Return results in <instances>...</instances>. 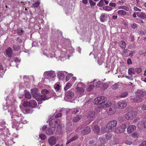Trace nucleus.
Listing matches in <instances>:
<instances>
[{
	"label": "nucleus",
	"mask_w": 146,
	"mask_h": 146,
	"mask_svg": "<svg viewBox=\"0 0 146 146\" xmlns=\"http://www.w3.org/2000/svg\"><path fill=\"white\" fill-rule=\"evenodd\" d=\"M11 120L12 121V127L13 128L17 129L21 124L22 116L18 113L11 111Z\"/></svg>",
	"instance_id": "1"
},
{
	"label": "nucleus",
	"mask_w": 146,
	"mask_h": 146,
	"mask_svg": "<svg viewBox=\"0 0 146 146\" xmlns=\"http://www.w3.org/2000/svg\"><path fill=\"white\" fill-rule=\"evenodd\" d=\"M31 94L38 101L39 104L42 103V101L45 100L48 98L46 96L40 95L37 89L36 88L31 90Z\"/></svg>",
	"instance_id": "2"
},
{
	"label": "nucleus",
	"mask_w": 146,
	"mask_h": 146,
	"mask_svg": "<svg viewBox=\"0 0 146 146\" xmlns=\"http://www.w3.org/2000/svg\"><path fill=\"white\" fill-rule=\"evenodd\" d=\"M117 125V122L115 120L110 122L107 125L105 131L106 132H111L116 128Z\"/></svg>",
	"instance_id": "3"
},
{
	"label": "nucleus",
	"mask_w": 146,
	"mask_h": 146,
	"mask_svg": "<svg viewBox=\"0 0 146 146\" xmlns=\"http://www.w3.org/2000/svg\"><path fill=\"white\" fill-rule=\"evenodd\" d=\"M44 75L45 77H48L49 82L54 80L55 77H56V74L54 72L52 71L45 72L44 73Z\"/></svg>",
	"instance_id": "4"
},
{
	"label": "nucleus",
	"mask_w": 146,
	"mask_h": 146,
	"mask_svg": "<svg viewBox=\"0 0 146 146\" xmlns=\"http://www.w3.org/2000/svg\"><path fill=\"white\" fill-rule=\"evenodd\" d=\"M106 98L103 96H101L96 98L94 100V103L98 105V107L99 108V106L103 104L104 100H105Z\"/></svg>",
	"instance_id": "5"
},
{
	"label": "nucleus",
	"mask_w": 146,
	"mask_h": 146,
	"mask_svg": "<svg viewBox=\"0 0 146 146\" xmlns=\"http://www.w3.org/2000/svg\"><path fill=\"white\" fill-rule=\"evenodd\" d=\"M144 92L141 90H138L136 94V97L134 98V101L135 102H139L142 101L141 97L143 96Z\"/></svg>",
	"instance_id": "6"
},
{
	"label": "nucleus",
	"mask_w": 146,
	"mask_h": 146,
	"mask_svg": "<svg viewBox=\"0 0 146 146\" xmlns=\"http://www.w3.org/2000/svg\"><path fill=\"white\" fill-rule=\"evenodd\" d=\"M136 114V112L134 111H131L127 113L125 115V117L128 120H131L135 117Z\"/></svg>",
	"instance_id": "7"
},
{
	"label": "nucleus",
	"mask_w": 146,
	"mask_h": 146,
	"mask_svg": "<svg viewBox=\"0 0 146 146\" xmlns=\"http://www.w3.org/2000/svg\"><path fill=\"white\" fill-rule=\"evenodd\" d=\"M78 88H77V91L79 94L80 95V96H81V94H83L84 92V85L83 83H79L77 85Z\"/></svg>",
	"instance_id": "8"
},
{
	"label": "nucleus",
	"mask_w": 146,
	"mask_h": 146,
	"mask_svg": "<svg viewBox=\"0 0 146 146\" xmlns=\"http://www.w3.org/2000/svg\"><path fill=\"white\" fill-rule=\"evenodd\" d=\"M127 105V102L124 101H120L115 104V107L116 108L122 109L125 108Z\"/></svg>",
	"instance_id": "9"
},
{
	"label": "nucleus",
	"mask_w": 146,
	"mask_h": 146,
	"mask_svg": "<svg viewBox=\"0 0 146 146\" xmlns=\"http://www.w3.org/2000/svg\"><path fill=\"white\" fill-rule=\"evenodd\" d=\"M56 138L54 136L49 137L48 139V142L51 146H52L56 144Z\"/></svg>",
	"instance_id": "10"
},
{
	"label": "nucleus",
	"mask_w": 146,
	"mask_h": 146,
	"mask_svg": "<svg viewBox=\"0 0 146 146\" xmlns=\"http://www.w3.org/2000/svg\"><path fill=\"white\" fill-rule=\"evenodd\" d=\"M41 93L42 95H41V96H45L48 97V99H46V100H48L49 98H51V95L50 91H48L47 90L44 89L42 90Z\"/></svg>",
	"instance_id": "11"
},
{
	"label": "nucleus",
	"mask_w": 146,
	"mask_h": 146,
	"mask_svg": "<svg viewBox=\"0 0 146 146\" xmlns=\"http://www.w3.org/2000/svg\"><path fill=\"white\" fill-rule=\"evenodd\" d=\"M91 131V129L89 126H87L86 127L82 129L81 131V134L82 135H84L88 134Z\"/></svg>",
	"instance_id": "12"
},
{
	"label": "nucleus",
	"mask_w": 146,
	"mask_h": 146,
	"mask_svg": "<svg viewBox=\"0 0 146 146\" xmlns=\"http://www.w3.org/2000/svg\"><path fill=\"white\" fill-rule=\"evenodd\" d=\"M109 15L103 13L101 14L100 17V21L101 22H104L109 18Z\"/></svg>",
	"instance_id": "13"
},
{
	"label": "nucleus",
	"mask_w": 146,
	"mask_h": 146,
	"mask_svg": "<svg viewBox=\"0 0 146 146\" xmlns=\"http://www.w3.org/2000/svg\"><path fill=\"white\" fill-rule=\"evenodd\" d=\"M27 105L32 108H34L36 106L37 103L35 100H32L29 102H27Z\"/></svg>",
	"instance_id": "14"
},
{
	"label": "nucleus",
	"mask_w": 146,
	"mask_h": 146,
	"mask_svg": "<svg viewBox=\"0 0 146 146\" xmlns=\"http://www.w3.org/2000/svg\"><path fill=\"white\" fill-rule=\"evenodd\" d=\"M111 105V103L110 101H105L104 100L103 103L101 106H99V108H104L110 106Z\"/></svg>",
	"instance_id": "15"
},
{
	"label": "nucleus",
	"mask_w": 146,
	"mask_h": 146,
	"mask_svg": "<svg viewBox=\"0 0 146 146\" xmlns=\"http://www.w3.org/2000/svg\"><path fill=\"white\" fill-rule=\"evenodd\" d=\"M74 97V93L72 91H69L67 92L66 95V98L68 99H71Z\"/></svg>",
	"instance_id": "16"
},
{
	"label": "nucleus",
	"mask_w": 146,
	"mask_h": 146,
	"mask_svg": "<svg viewBox=\"0 0 146 146\" xmlns=\"http://www.w3.org/2000/svg\"><path fill=\"white\" fill-rule=\"evenodd\" d=\"M94 132L97 134H98L100 131V128L98 125H96L94 126L92 129Z\"/></svg>",
	"instance_id": "17"
},
{
	"label": "nucleus",
	"mask_w": 146,
	"mask_h": 146,
	"mask_svg": "<svg viewBox=\"0 0 146 146\" xmlns=\"http://www.w3.org/2000/svg\"><path fill=\"white\" fill-rule=\"evenodd\" d=\"M66 74V72H60L58 74V77L59 79L61 80L64 79L65 75Z\"/></svg>",
	"instance_id": "18"
},
{
	"label": "nucleus",
	"mask_w": 146,
	"mask_h": 146,
	"mask_svg": "<svg viewBox=\"0 0 146 146\" xmlns=\"http://www.w3.org/2000/svg\"><path fill=\"white\" fill-rule=\"evenodd\" d=\"M7 54L9 57H12L13 56V54L12 50V49L11 48H8L6 50V51Z\"/></svg>",
	"instance_id": "19"
},
{
	"label": "nucleus",
	"mask_w": 146,
	"mask_h": 146,
	"mask_svg": "<svg viewBox=\"0 0 146 146\" xmlns=\"http://www.w3.org/2000/svg\"><path fill=\"white\" fill-rule=\"evenodd\" d=\"M54 132V129L52 127L48 129L46 131V134L49 135H53Z\"/></svg>",
	"instance_id": "20"
},
{
	"label": "nucleus",
	"mask_w": 146,
	"mask_h": 146,
	"mask_svg": "<svg viewBox=\"0 0 146 146\" xmlns=\"http://www.w3.org/2000/svg\"><path fill=\"white\" fill-rule=\"evenodd\" d=\"M136 129L135 126L133 125L129 126L127 129V132L129 133H130L133 132Z\"/></svg>",
	"instance_id": "21"
},
{
	"label": "nucleus",
	"mask_w": 146,
	"mask_h": 146,
	"mask_svg": "<svg viewBox=\"0 0 146 146\" xmlns=\"http://www.w3.org/2000/svg\"><path fill=\"white\" fill-rule=\"evenodd\" d=\"M137 15L138 17L141 18L142 19L146 18V15L143 12H137Z\"/></svg>",
	"instance_id": "22"
},
{
	"label": "nucleus",
	"mask_w": 146,
	"mask_h": 146,
	"mask_svg": "<svg viewBox=\"0 0 146 146\" xmlns=\"http://www.w3.org/2000/svg\"><path fill=\"white\" fill-rule=\"evenodd\" d=\"M117 13L119 15L123 17L126 15L127 13V12L123 10L118 11Z\"/></svg>",
	"instance_id": "23"
},
{
	"label": "nucleus",
	"mask_w": 146,
	"mask_h": 146,
	"mask_svg": "<svg viewBox=\"0 0 146 146\" xmlns=\"http://www.w3.org/2000/svg\"><path fill=\"white\" fill-rule=\"evenodd\" d=\"M78 136L77 135H76L74 136V137H72L71 139H70L69 140L67 141L66 144L67 145L68 144L71 142L77 139L78 138Z\"/></svg>",
	"instance_id": "24"
},
{
	"label": "nucleus",
	"mask_w": 146,
	"mask_h": 146,
	"mask_svg": "<svg viewBox=\"0 0 146 146\" xmlns=\"http://www.w3.org/2000/svg\"><path fill=\"white\" fill-rule=\"evenodd\" d=\"M119 45L123 49H124L126 47L125 42L123 40H121L119 42Z\"/></svg>",
	"instance_id": "25"
},
{
	"label": "nucleus",
	"mask_w": 146,
	"mask_h": 146,
	"mask_svg": "<svg viewBox=\"0 0 146 146\" xmlns=\"http://www.w3.org/2000/svg\"><path fill=\"white\" fill-rule=\"evenodd\" d=\"M81 115H78V116L74 117L73 119V121L74 122H77L82 118Z\"/></svg>",
	"instance_id": "26"
},
{
	"label": "nucleus",
	"mask_w": 146,
	"mask_h": 146,
	"mask_svg": "<svg viewBox=\"0 0 146 146\" xmlns=\"http://www.w3.org/2000/svg\"><path fill=\"white\" fill-rule=\"evenodd\" d=\"M60 57L62 58H66V57H67L68 59L69 58V56L68 54L66 52H62L60 55Z\"/></svg>",
	"instance_id": "27"
},
{
	"label": "nucleus",
	"mask_w": 146,
	"mask_h": 146,
	"mask_svg": "<svg viewBox=\"0 0 146 146\" xmlns=\"http://www.w3.org/2000/svg\"><path fill=\"white\" fill-rule=\"evenodd\" d=\"M95 115V112L94 111H90L88 113L87 115L88 118L90 119L93 118Z\"/></svg>",
	"instance_id": "28"
},
{
	"label": "nucleus",
	"mask_w": 146,
	"mask_h": 146,
	"mask_svg": "<svg viewBox=\"0 0 146 146\" xmlns=\"http://www.w3.org/2000/svg\"><path fill=\"white\" fill-rule=\"evenodd\" d=\"M129 123L128 122L120 126L123 130L124 131L126 127L129 125Z\"/></svg>",
	"instance_id": "29"
},
{
	"label": "nucleus",
	"mask_w": 146,
	"mask_h": 146,
	"mask_svg": "<svg viewBox=\"0 0 146 146\" xmlns=\"http://www.w3.org/2000/svg\"><path fill=\"white\" fill-rule=\"evenodd\" d=\"M116 132L118 133H121L123 132L124 131L121 128V126L117 127V128L115 130Z\"/></svg>",
	"instance_id": "30"
},
{
	"label": "nucleus",
	"mask_w": 146,
	"mask_h": 146,
	"mask_svg": "<svg viewBox=\"0 0 146 146\" xmlns=\"http://www.w3.org/2000/svg\"><path fill=\"white\" fill-rule=\"evenodd\" d=\"M115 111V110H113L112 108H110L109 110L108 111V113L109 115H111L114 113Z\"/></svg>",
	"instance_id": "31"
},
{
	"label": "nucleus",
	"mask_w": 146,
	"mask_h": 146,
	"mask_svg": "<svg viewBox=\"0 0 146 146\" xmlns=\"http://www.w3.org/2000/svg\"><path fill=\"white\" fill-rule=\"evenodd\" d=\"M95 81H94V86H95L96 87H98L101 85V82L100 81H98L97 82H95Z\"/></svg>",
	"instance_id": "32"
},
{
	"label": "nucleus",
	"mask_w": 146,
	"mask_h": 146,
	"mask_svg": "<svg viewBox=\"0 0 146 146\" xmlns=\"http://www.w3.org/2000/svg\"><path fill=\"white\" fill-rule=\"evenodd\" d=\"M135 69L132 68H131L128 69V73L129 74L132 75L134 74Z\"/></svg>",
	"instance_id": "33"
},
{
	"label": "nucleus",
	"mask_w": 146,
	"mask_h": 146,
	"mask_svg": "<svg viewBox=\"0 0 146 146\" xmlns=\"http://www.w3.org/2000/svg\"><path fill=\"white\" fill-rule=\"evenodd\" d=\"M111 85V83L110 82H108L104 84V89L107 88L110 86Z\"/></svg>",
	"instance_id": "34"
},
{
	"label": "nucleus",
	"mask_w": 146,
	"mask_h": 146,
	"mask_svg": "<svg viewBox=\"0 0 146 146\" xmlns=\"http://www.w3.org/2000/svg\"><path fill=\"white\" fill-rule=\"evenodd\" d=\"M72 84L68 82L66 84V86L64 88V89L65 91L67 90L71 86Z\"/></svg>",
	"instance_id": "35"
},
{
	"label": "nucleus",
	"mask_w": 146,
	"mask_h": 146,
	"mask_svg": "<svg viewBox=\"0 0 146 146\" xmlns=\"http://www.w3.org/2000/svg\"><path fill=\"white\" fill-rule=\"evenodd\" d=\"M103 9L105 11H109L111 10L112 8V7L109 6H105L103 7Z\"/></svg>",
	"instance_id": "36"
},
{
	"label": "nucleus",
	"mask_w": 146,
	"mask_h": 146,
	"mask_svg": "<svg viewBox=\"0 0 146 146\" xmlns=\"http://www.w3.org/2000/svg\"><path fill=\"white\" fill-rule=\"evenodd\" d=\"M128 93L127 92H122L120 96V97L121 98H125L127 95Z\"/></svg>",
	"instance_id": "37"
},
{
	"label": "nucleus",
	"mask_w": 146,
	"mask_h": 146,
	"mask_svg": "<svg viewBox=\"0 0 146 146\" xmlns=\"http://www.w3.org/2000/svg\"><path fill=\"white\" fill-rule=\"evenodd\" d=\"M39 5L40 2L39 1H37L33 4L32 7H37Z\"/></svg>",
	"instance_id": "38"
},
{
	"label": "nucleus",
	"mask_w": 146,
	"mask_h": 146,
	"mask_svg": "<svg viewBox=\"0 0 146 146\" xmlns=\"http://www.w3.org/2000/svg\"><path fill=\"white\" fill-rule=\"evenodd\" d=\"M25 97L27 98L30 99L31 98V95L29 92H26L25 93Z\"/></svg>",
	"instance_id": "39"
},
{
	"label": "nucleus",
	"mask_w": 146,
	"mask_h": 146,
	"mask_svg": "<svg viewBox=\"0 0 146 146\" xmlns=\"http://www.w3.org/2000/svg\"><path fill=\"white\" fill-rule=\"evenodd\" d=\"M60 86L58 84H55L54 86V87L56 91H58L60 89Z\"/></svg>",
	"instance_id": "40"
},
{
	"label": "nucleus",
	"mask_w": 146,
	"mask_h": 146,
	"mask_svg": "<svg viewBox=\"0 0 146 146\" xmlns=\"http://www.w3.org/2000/svg\"><path fill=\"white\" fill-rule=\"evenodd\" d=\"M140 108H141V109L143 111L146 110V103H144L143 105H141Z\"/></svg>",
	"instance_id": "41"
},
{
	"label": "nucleus",
	"mask_w": 146,
	"mask_h": 146,
	"mask_svg": "<svg viewBox=\"0 0 146 146\" xmlns=\"http://www.w3.org/2000/svg\"><path fill=\"white\" fill-rule=\"evenodd\" d=\"M118 85L116 84H115L111 86V88L115 90L118 88Z\"/></svg>",
	"instance_id": "42"
},
{
	"label": "nucleus",
	"mask_w": 146,
	"mask_h": 146,
	"mask_svg": "<svg viewBox=\"0 0 146 146\" xmlns=\"http://www.w3.org/2000/svg\"><path fill=\"white\" fill-rule=\"evenodd\" d=\"M98 6L102 7L104 6V1L103 0H101L97 4Z\"/></svg>",
	"instance_id": "43"
},
{
	"label": "nucleus",
	"mask_w": 146,
	"mask_h": 146,
	"mask_svg": "<svg viewBox=\"0 0 146 146\" xmlns=\"http://www.w3.org/2000/svg\"><path fill=\"white\" fill-rule=\"evenodd\" d=\"M21 118H22L21 119V123H22L23 124H25L27 123V121L24 118V117H22V116Z\"/></svg>",
	"instance_id": "44"
},
{
	"label": "nucleus",
	"mask_w": 146,
	"mask_h": 146,
	"mask_svg": "<svg viewBox=\"0 0 146 146\" xmlns=\"http://www.w3.org/2000/svg\"><path fill=\"white\" fill-rule=\"evenodd\" d=\"M72 74H68L66 76V81H68L72 76Z\"/></svg>",
	"instance_id": "45"
},
{
	"label": "nucleus",
	"mask_w": 146,
	"mask_h": 146,
	"mask_svg": "<svg viewBox=\"0 0 146 146\" xmlns=\"http://www.w3.org/2000/svg\"><path fill=\"white\" fill-rule=\"evenodd\" d=\"M119 9H123L124 10H125L127 11H128L129 10V8L127 6H125L119 7Z\"/></svg>",
	"instance_id": "46"
},
{
	"label": "nucleus",
	"mask_w": 146,
	"mask_h": 146,
	"mask_svg": "<svg viewBox=\"0 0 146 146\" xmlns=\"http://www.w3.org/2000/svg\"><path fill=\"white\" fill-rule=\"evenodd\" d=\"M39 137L41 139L43 140L45 139L46 138V136L45 135L42 134H40L39 135Z\"/></svg>",
	"instance_id": "47"
},
{
	"label": "nucleus",
	"mask_w": 146,
	"mask_h": 146,
	"mask_svg": "<svg viewBox=\"0 0 146 146\" xmlns=\"http://www.w3.org/2000/svg\"><path fill=\"white\" fill-rule=\"evenodd\" d=\"M13 49L14 50L18 51L20 49V47L18 45H15L13 46Z\"/></svg>",
	"instance_id": "48"
},
{
	"label": "nucleus",
	"mask_w": 146,
	"mask_h": 146,
	"mask_svg": "<svg viewBox=\"0 0 146 146\" xmlns=\"http://www.w3.org/2000/svg\"><path fill=\"white\" fill-rule=\"evenodd\" d=\"M135 71L137 73H140L141 72V69L140 68H137L135 69Z\"/></svg>",
	"instance_id": "49"
},
{
	"label": "nucleus",
	"mask_w": 146,
	"mask_h": 146,
	"mask_svg": "<svg viewBox=\"0 0 146 146\" xmlns=\"http://www.w3.org/2000/svg\"><path fill=\"white\" fill-rule=\"evenodd\" d=\"M94 86L93 85H90L88 88V90L89 91H92L94 88Z\"/></svg>",
	"instance_id": "50"
},
{
	"label": "nucleus",
	"mask_w": 146,
	"mask_h": 146,
	"mask_svg": "<svg viewBox=\"0 0 146 146\" xmlns=\"http://www.w3.org/2000/svg\"><path fill=\"white\" fill-rule=\"evenodd\" d=\"M124 143L128 145H130L132 144V142L128 140H125L124 141Z\"/></svg>",
	"instance_id": "51"
},
{
	"label": "nucleus",
	"mask_w": 146,
	"mask_h": 146,
	"mask_svg": "<svg viewBox=\"0 0 146 146\" xmlns=\"http://www.w3.org/2000/svg\"><path fill=\"white\" fill-rule=\"evenodd\" d=\"M89 1L90 3V5L91 6H94L96 3L94 2L92 0H89Z\"/></svg>",
	"instance_id": "52"
},
{
	"label": "nucleus",
	"mask_w": 146,
	"mask_h": 146,
	"mask_svg": "<svg viewBox=\"0 0 146 146\" xmlns=\"http://www.w3.org/2000/svg\"><path fill=\"white\" fill-rule=\"evenodd\" d=\"M23 32V30H19L17 32V33L20 35H21Z\"/></svg>",
	"instance_id": "53"
},
{
	"label": "nucleus",
	"mask_w": 146,
	"mask_h": 146,
	"mask_svg": "<svg viewBox=\"0 0 146 146\" xmlns=\"http://www.w3.org/2000/svg\"><path fill=\"white\" fill-rule=\"evenodd\" d=\"M131 26L133 29H134L137 27V25L136 23H133L131 25Z\"/></svg>",
	"instance_id": "54"
},
{
	"label": "nucleus",
	"mask_w": 146,
	"mask_h": 146,
	"mask_svg": "<svg viewBox=\"0 0 146 146\" xmlns=\"http://www.w3.org/2000/svg\"><path fill=\"white\" fill-rule=\"evenodd\" d=\"M99 139L102 144L104 143V142H105V141L104 138H100Z\"/></svg>",
	"instance_id": "55"
},
{
	"label": "nucleus",
	"mask_w": 146,
	"mask_h": 146,
	"mask_svg": "<svg viewBox=\"0 0 146 146\" xmlns=\"http://www.w3.org/2000/svg\"><path fill=\"white\" fill-rule=\"evenodd\" d=\"M134 10L135 11L140 12L141 11V10L137 7H134Z\"/></svg>",
	"instance_id": "56"
},
{
	"label": "nucleus",
	"mask_w": 146,
	"mask_h": 146,
	"mask_svg": "<svg viewBox=\"0 0 146 146\" xmlns=\"http://www.w3.org/2000/svg\"><path fill=\"white\" fill-rule=\"evenodd\" d=\"M62 116V114L61 113H58L57 114H56L55 115V118H58L60 117H61Z\"/></svg>",
	"instance_id": "57"
},
{
	"label": "nucleus",
	"mask_w": 146,
	"mask_h": 146,
	"mask_svg": "<svg viewBox=\"0 0 146 146\" xmlns=\"http://www.w3.org/2000/svg\"><path fill=\"white\" fill-rule=\"evenodd\" d=\"M127 62L128 65L131 64L132 63L131 59L130 58H129L127 59Z\"/></svg>",
	"instance_id": "58"
},
{
	"label": "nucleus",
	"mask_w": 146,
	"mask_h": 146,
	"mask_svg": "<svg viewBox=\"0 0 146 146\" xmlns=\"http://www.w3.org/2000/svg\"><path fill=\"white\" fill-rule=\"evenodd\" d=\"M109 5L110 6L115 7L116 5V4L115 3H110L109 4Z\"/></svg>",
	"instance_id": "59"
},
{
	"label": "nucleus",
	"mask_w": 146,
	"mask_h": 146,
	"mask_svg": "<svg viewBox=\"0 0 146 146\" xmlns=\"http://www.w3.org/2000/svg\"><path fill=\"white\" fill-rule=\"evenodd\" d=\"M140 146H146V141H143L140 145Z\"/></svg>",
	"instance_id": "60"
},
{
	"label": "nucleus",
	"mask_w": 146,
	"mask_h": 146,
	"mask_svg": "<svg viewBox=\"0 0 146 146\" xmlns=\"http://www.w3.org/2000/svg\"><path fill=\"white\" fill-rule=\"evenodd\" d=\"M145 33L143 32V31H140L139 33L140 35L141 36H143L145 34Z\"/></svg>",
	"instance_id": "61"
},
{
	"label": "nucleus",
	"mask_w": 146,
	"mask_h": 146,
	"mask_svg": "<svg viewBox=\"0 0 146 146\" xmlns=\"http://www.w3.org/2000/svg\"><path fill=\"white\" fill-rule=\"evenodd\" d=\"M82 3L84 4H86L88 3V0H82Z\"/></svg>",
	"instance_id": "62"
},
{
	"label": "nucleus",
	"mask_w": 146,
	"mask_h": 146,
	"mask_svg": "<svg viewBox=\"0 0 146 146\" xmlns=\"http://www.w3.org/2000/svg\"><path fill=\"white\" fill-rule=\"evenodd\" d=\"M79 110H78V109H75L74 110V111H73V113H74V114H76V113H77V112H79Z\"/></svg>",
	"instance_id": "63"
},
{
	"label": "nucleus",
	"mask_w": 146,
	"mask_h": 146,
	"mask_svg": "<svg viewBox=\"0 0 146 146\" xmlns=\"http://www.w3.org/2000/svg\"><path fill=\"white\" fill-rule=\"evenodd\" d=\"M46 128V125H44V126L42 128V131H44L45 129Z\"/></svg>",
	"instance_id": "64"
}]
</instances>
